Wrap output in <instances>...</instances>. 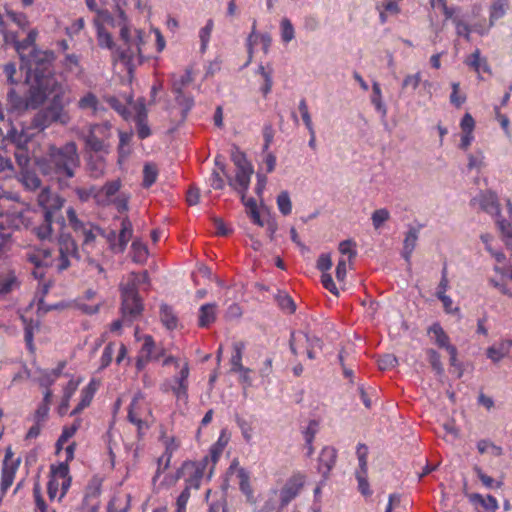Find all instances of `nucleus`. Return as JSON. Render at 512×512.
Masks as SVG:
<instances>
[{"instance_id": "obj_1", "label": "nucleus", "mask_w": 512, "mask_h": 512, "mask_svg": "<svg viewBox=\"0 0 512 512\" xmlns=\"http://www.w3.org/2000/svg\"><path fill=\"white\" fill-rule=\"evenodd\" d=\"M85 3L89 10L97 14L94 20H102L107 22L109 26L120 29V37L126 45V49L118 52V58L121 61L130 64L141 56L142 46L145 43L144 33L141 30H135L134 34L131 33L124 11L118 10L117 14L112 16L107 10L98 9L96 0H85Z\"/></svg>"}, {"instance_id": "obj_2", "label": "nucleus", "mask_w": 512, "mask_h": 512, "mask_svg": "<svg viewBox=\"0 0 512 512\" xmlns=\"http://www.w3.org/2000/svg\"><path fill=\"white\" fill-rule=\"evenodd\" d=\"M80 163L78 147L73 141L61 147L50 146L46 156L37 161L44 175L55 178L59 182L73 178Z\"/></svg>"}, {"instance_id": "obj_3", "label": "nucleus", "mask_w": 512, "mask_h": 512, "mask_svg": "<svg viewBox=\"0 0 512 512\" xmlns=\"http://www.w3.org/2000/svg\"><path fill=\"white\" fill-rule=\"evenodd\" d=\"M87 149L95 153H109L110 139L113 137L112 125L109 122L91 124L86 134H81Z\"/></svg>"}, {"instance_id": "obj_4", "label": "nucleus", "mask_w": 512, "mask_h": 512, "mask_svg": "<svg viewBox=\"0 0 512 512\" xmlns=\"http://www.w3.org/2000/svg\"><path fill=\"white\" fill-rule=\"evenodd\" d=\"M36 216V212L28 205L22 203L0 212V229L29 228Z\"/></svg>"}, {"instance_id": "obj_5", "label": "nucleus", "mask_w": 512, "mask_h": 512, "mask_svg": "<svg viewBox=\"0 0 512 512\" xmlns=\"http://www.w3.org/2000/svg\"><path fill=\"white\" fill-rule=\"evenodd\" d=\"M72 259H79L78 245L69 233H60L57 238V256H52L51 267L61 273L71 266Z\"/></svg>"}, {"instance_id": "obj_6", "label": "nucleus", "mask_w": 512, "mask_h": 512, "mask_svg": "<svg viewBox=\"0 0 512 512\" xmlns=\"http://www.w3.org/2000/svg\"><path fill=\"white\" fill-rule=\"evenodd\" d=\"M66 213L69 226L78 237H82V249L88 251L93 248L97 236L101 233L100 228L89 221L80 219L72 207H69Z\"/></svg>"}, {"instance_id": "obj_7", "label": "nucleus", "mask_w": 512, "mask_h": 512, "mask_svg": "<svg viewBox=\"0 0 512 512\" xmlns=\"http://www.w3.org/2000/svg\"><path fill=\"white\" fill-rule=\"evenodd\" d=\"M21 70L26 71V81L32 82L34 78L36 85H31L29 96L27 97L30 107L36 108L41 105L46 98V80L44 79L43 72L46 70L42 67H34L32 60H29L26 67L21 66Z\"/></svg>"}, {"instance_id": "obj_8", "label": "nucleus", "mask_w": 512, "mask_h": 512, "mask_svg": "<svg viewBox=\"0 0 512 512\" xmlns=\"http://www.w3.org/2000/svg\"><path fill=\"white\" fill-rule=\"evenodd\" d=\"M290 350L294 355H298L301 350H306L307 357L310 360H314L316 358V352L322 350L323 342L322 340L315 336L310 335L309 333L298 331L292 332L290 341Z\"/></svg>"}, {"instance_id": "obj_9", "label": "nucleus", "mask_w": 512, "mask_h": 512, "mask_svg": "<svg viewBox=\"0 0 512 512\" xmlns=\"http://www.w3.org/2000/svg\"><path fill=\"white\" fill-rule=\"evenodd\" d=\"M151 416V409L146 403L142 393L138 392L133 397L129 409H128V420L130 423L135 425L138 430V434L148 429V417Z\"/></svg>"}, {"instance_id": "obj_10", "label": "nucleus", "mask_w": 512, "mask_h": 512, "mask_svg": "<svg viewBox=\"0 0 512 512\" xmlns=\"http://www.w3.org/2000/svg\"><path fill=\"white\" fill-rule=\"evenodd\" d=\"M189 373V364L188 362H184L177 375H175L172 380H167L162 384V391H171L177 400L186 403L188 401Z\"/></svg>"}, {"instance_id": "obj_11", "label": "nucleus", "mask_w": 512, "mask_h": 512, "mask_svg": "<svg viewBox=\"0 0 512 512\" xmlns=\"http://www.w3.org/2000/svg\"><path fill=\"white\" fill-rule=\"evenodd\" d=\"M37 37V31L36 30H30L27 37L23 41H17L15 40L14 36H11V39L13 40L14 48L18 52L21 60L22 65L26 67L29 60H32L34 67H42L45 69L46 66V59L47 55L45 53L35 52L32 53L28 59L25 60L23 52L28 49L29 47H32L35 43Z\"/></svg>"}, {"instance_id": "obj_12", "label": "nucleus", "mask_w": 512, "mask_h": 512, "mask_svg": "<svg viewBox=\"0 0 512 512\" xmlns=\"http://www.w3.org/2000/svg\"><path fill=\"white\" fill-rule=\"evenodd\" d=\"M25 258L36 268L33 271L35 278H42L44 273L41 269L51 267L52 264V252L49 249L28 248L25 252Z\"/></svg>"}, {"instance_id": "obj_13", "label": "nucleus", "mask_w": 512, "mask_h": 512, "mask_svg": "<svg viewBox=\"0 0 512 512\" xmlns=\"http://www.w3.org/2000/svg\"><path fill=\"white\" fill-rule=\"evenodd\" d=\"M37 203L43 209L44 215L53 216L55 212L62 209L65 199L49 188H44L38 194Z\"/></svg>"}, {"instance_id": "obj_14", "label": "nucleus", "mask_w": 512, "mask_h": 512, "mask_svg": "<svg viewBox=\"0 0 512 512\" xmlns=\"http://www.w3.org/2000/svg\"><path fill=\"white\" fill-rule=\"evenodd\" d=\"M133 228L132 223L128 218H124L121 222V230L116 241L115 232H111L108 236L111 249L116 253H123L127 247L128 242L132 238Z\"/></svg>"}, {"instance_id": "obj_15", "label": "nucleus", "mask_w": 512, "mask_h": 512, "mask_svg": "<svg viewBox=\"0 0 512 512\" xmlns=\"http://www.w3.org/2000/svg\"><path fill=\"white\" fill-rule=\"evenodd\" d=\"M473 204H478L479 207L488 214L499 216L500 204L496 193L492 191L481 192L478 196L473 198Z\"/></svg>"}, {"instance_id": "obj_16", "label": "nucleus", "mask_w": 512, "mask_h": 512, "mask_svg": "<svg viewBox=\"0 0 512 512\" xmlns=\"http://www.w3.org/2000/svg\"><path fill=\"white\" fill-rule=\"evenodd\" d=\"M208 461V458L206 457L203 459L202 462L194 463V462H187L184 463L182 466V473H188L190 475L189 479H187V485L191 488L198 489L200 486V481L203 477V472L205 469V465Z\"/></svg>"}, {"instance_id": "obj_17", "label": "nucleus", "mask_w": 512, "mask_h": 512, "mask_svg": "<svg viewBox=\"0 0 512 512\" xmlns=\"http://www.w3.org/2000/svg\"><path fill=\"white\" fill-rule=\"evenodd\" d=\"M487 357L493 362L498 363L504 358L512 360V340H503L488 347Z\"/></svg>"}, {"instance_id": "obj_18", "label": "nucleus", "mask_w": 512, "mask_h": 512, "mask_svg": "<svg viewBox=\"0 0 512 512\" xmlns=\"http://www.w3.org/2000/svg\"><path fill=\"white\" fill-rule=\"evenodd\" d=\"M253 173V166L236 168L235 178H228L229 185L233 187L237 192H247Z\"/></svg>"}, {"instance_id": "obj_19", "label": "nucleus", "mask_w": 512, "mask_h": 512, "mask_svg": "<svg viewBox=\"0 0 512 512\" xmlns=\"http://www.w3.org/2000/svg\"><path fill=\"white\" fill-rule=\"evenodd\" d=\"M337 453L336 450L332 447H324L319 456V465L318 470L323 475V477H327L333 466L336 462Z\"/></svg>"}, {"instance_id": "obj_20", "label": "nucleus", "mask_w": 512, "mask_h": 512, "mask_svg": "<svg viewBox=\"0 0 512 512\" xmlns=\"http://www.w3.org/2000/svg\"><path fill=\"white\" fill-rule=\"evenodd\" d=\"M126 297H122V316L124 320L132 322L137 319L143 310V305L140 297H134L133 302H129L126 305Z\"/></svg>"}, {"instance_id": "obj_21", "label": "nucleus", "mask_w": 512, "mask_h": 512, "mask_svg": "<svg viewBox=\"0 0 512 512\" xmlns=\"http://www.w3.org/2000/svg\"><path fill=\"white\" fill-rule=\"evenodd\" d=\"M303 482L300 478L289 480L280 492L281 505L286 506L300 492Z\"/></svg>"}, {"instance_id": "obj_22", "label": "nucleus", "mask_w": 512, "mask_h": 512, "mask_svg": "<svg viewBox=\"0 0 512 512\" xmlns=\"http://www.w3.org/2000/svg\"><path fill=\"white\" fill-rule=\"evenodd\" d=\"M419 237V230L417 228L411 227L407 231L404 241H403V250L402 257L405 261L410 264L412 253L416 247L417 241Z\"/></svg>"}, {"instance_id": "obj_23", "label": "nucleus", "mask_w": 512, "mask_h": 512, "mask_svg": "<svg viewBox=\"0 0 512 512\" xmlns=\"http://www.w3.org/2000/svg\"><path fill=\"white\" fill-rule=\"evenodd\" d=\"M428 335L431 340L440 348L448 349L449 346H453L450 344L449 336L445 333L443 328L439 323H433L428 328Z\"/></svg>"}, {"instance_id": "obj_24", "label": "nucleus", "mask_w": 512, "mask_h": 512, "mask_svg": "<svg viewBox=\"0 0 512 512\" xmlns=\"http://www.w3.org/2000/svg\"><path fill=\"white\" fill-rule=\"evenodd\" d=\"M508 9V0H491L489 6L490 26H494L499 19L503 18L506 15Z\"/></svg>"}, {"instance_id": "obj_25", "label": "nucleus", "mask_w": 512, "mask_h": 512, "mask_svg": "<svg viewBox=\"0 0 512 512\" xmlns=\"http://www.w3.org/2000/svg\"><path fill=\"white\" fill-rule=\"evenodd\" d=\"M52 225L53 216L44 215L43 222L33 228V233L40 241H52L54 236Z\"/></svg>"}, {"instance_id": "obj_26", "label": "nucleus", "mask_w": 512, "mask_h": 512, "mask_svg": "<svg viewBox=\"0 0 512 512\" xmlns=\"http://www.w3.org/2000/svg\"><path fill=\"white\" fill-rule=\"evenodd\" d=\"M467 498L473 505H480L488 511L495 512L499 508L497 499L492 495L484 497L479 493H470L467 495Z\"/></svg>"}, {"instance_id": "obj_27", "label": "nucleus", "mask_w": 512, "mask_h": 512, "mask_svg": "<svg viewBox=\"0 0 512 512\" xmlns=\"http://www.w3.org/2000/svg\"><path fill=\"white\" fill-rule=\"evenodd\" d=\"M7 102L12 112L22 113L31 108L28 99L18 95L13 88L7 94Z\"/></svg>"}, {"instance_id": "obj_28", "label": "nucleus", "mask_w": 512, "mask_h": 512, "mask_svg": "<svg viewBox=\"0 0 512 512\" xmlns=\"http://www.w3.org/2000/svg\"><path fill=\"white\" fill-rule=\"evenodd\" d=\"M216 304H204L199 309L198 325L200 327H208L216 320Z\"/></svg>"}, {"instance_id": "obj_29", "label": "nucleus", "mask_w": 512, "mask_h": 512, "mask_svg": "<svg viewBox=\"0 0 512 512\" xmlns=\"http://www.w3.org/2000/svg\"><path fill=\"white\" fill-rule=\"evenodd\" d=\"M19 287L16 274L7 271L0 274V296L6 295Z\"/></svg>"}, {"instance_id": "obj_30", "label": "nucleus", "mask_w": 512, "mask_h": 512, "mask_svg": "<svg viewBox=\"0 0 512 512\" xmlns=\"http://www.w3.org/2000/svg\"><path fill=\"white\" fill-rule=\"evenodd\" d=\"M465 63L474 69L475 72H486L490 73L491 69L486 58L481 57L479 49H476L470 56L467 57Z\"/></svg>"}, {"instance_id": "obj_31", "label": "nucleus", "mask_w": 512, "mask_h": 512, "mask_svg": "<svg viewBox=\"0 0 512 512\" xmlns=\"http://www.w3.org/2000/svg\"><path fill=\"white\" fill-rule=\"evenodd\" d=\"M94 24L97 29V40L99 46L112 50L115 46L114 41L110 33L104 27L105 24H109L107 22H103L102 20H94Z\"/></svg>"}, {"instance_id": "obj_32", "label": "nucleus", "mask_w": 512, "mask_h": 512, "mask_svg": "<svg viewBox=\"0 0 512 512\" xmlns=\"http://www.w3.org/2000/svg\"><path fill=\"white\" fill-rule=\"evenodd\" d=\"M370 101L375 110L381 115V117L385 118L388 111L386 105L383 102V95L380 84L376 81L372 84V94Z\"/></svg>"}, {"instance_id": "obj_33", "label": "nucleus", "mask_w": 512, "mask_h": 512, "mask_svg": "<svg viewBox=\"0 0 512 512\" xmlns=\"http://www.w3.org/2000/svg\"><path fill=\"white\" fill-rule=\"evenodd\" d=\"M87 166L90 176L93 178H99L105 174L106 161L102 155L90 156Z\"/></svg>"}, {"instance_id": "obj_34", "label": "nucleus", "mask_w": 512, "mask_h": 512, "mask_svg": "<svg viewBox=\"0 0 512 512\" xmlns=\"http://www.w3.org/2000/svg\"><path fill=\"white\" fill-rule=\"evenodd\" d=\"M18 180L29 191H35L41 186V180L37 174L28 169L20 171Z\"/></svg>"}, {"instance_id": "obj_35", "label": "nucleus", "mask_w": 512, "mask_h": 512, "mask_svg": "<svg viewBox=\"0 0 512 512\" xmlns=\"http://www.w3.org/2000/svg\"><path fill=\"white\" fill-rule=\"evenodd\" d=\"M8 138L15 144L17 149L27 148V144L32 138V134L27 130L21 129L18 131L16 128H11L8 132Z\"/></svg>"}, {"instance_id": "obj_36", "label": "nucleus", "mask_w": 512, "mask_h": 512, "mask_svg": "<svg viewBox=\"0 0 512 512\" xmlns=\"http://www.w3.org/2000/svg\"><path fill=\"white\" fill-rule=\"evenodd\" d=\"M49 119L53 122H59L63 125L67 124L70 121V116L64 108L53 102L48 108H46Z\"/></svg>"}, {"instance_id": "obj_37", "label": "nucleus", "mask_w": 512, "mask_h": 512, "mask_svg": "<svg viewBox=\"0 0 512 512\" xmlns=\"http://www.w3.org/2000/svg\"><path fill=\"white\" fill-rule=\"evenodd\" d=\"M18 468L19 467H17V464H11L9 466L2 467L0 483L2 494H6L8 489L12 486Z\"/></svg>"}, {"instance_id": "obj_38", "label": "nucleus", "mask_w": 512, "mask_h": 512, "mask_svg": "<svg viewBox=\"0 0 512 512\" xmlns=\"http://www.w3.org/2000/svg\"><path fill=\"white\" fill-rule=\"evenodd\" d=\"M238 193L241 195L242 203L246 207L247 213L250 215L252 221L259 226H263L256 200L254 198H247L246 192Z\"/></svg>"}, {"instance_id": "obj_39", "label": "nucleus", "mask_w": 512, "mask_h": 512, "mask_svg": "<svg viewBox=\"0 0 512 512\" xmlns=\"http://www.w3.org/2000/svg\"><path fill=\"white\" fill-rule=\"evenodd\" d=\"M57 477L60 479L61 488L58 500H61L71 485V477L69 476V467L67 463H60L57 466Z\"/></svg>"}, {"instance_id": "obj_40", "label": "nucleus", "mask_w": 512, "mask_h": 512, "mask_svg": "<svg viewBox=\"0 0 512 512\" xmlns=\"http://www.w3.org/2000/svg\"><path fill=\"white\" fill-rule=\"evenodd\" d=\"M193 81L192 72L190 69H186L185 72L181 75L172 74L171 82H172V92L183 91L185 87H187Z\"/></svg>"}, {"instance_id": "obj_41", "label": "nucleus", "mask_w": 512, "mask_h": 512, "mask_svg": "<svg viewBox=\"0 0 512 512\" xmlns=\"http://www.w3.org/2000/svg\"><path fill=\"white\" fill-rule=\"evenodd\" d=\"M257 38L260 40V42L262 44L264 53H268L271 42H272V38H271L270 34H268V33L257 34L256 33V22L254 21L253 26H252V31L247 39L250 53H251V49H252V46L254 43V39H257Z\"/></svg>"}, {"instance_id": "obj_42", "label": "nucleus", "mask_w": 512, "mask_h": 512, "mask_svg": "<svg viewBox=\"0 0 512 512\" xmlns=\"http://www.w3.org/2000/svg\"><path fill=\"white\" fill-rule=\"evenodd\" d=\"M477 450L481 455L491 454L492 456L499 457L503 455L502 447L496 445L489 439H481L477 442Z\"/></svg>"}, {"instance_id": "obj_43", "label": "nucleus", "mask_w": 512, "mask_h": 512, "mask_svg": "<svg viewBox=\"0 0 512 512\" xmlns=\"http://www.w3.org/2000/svg\"><path fill=\"white\" fill-rule=\"evenodd\" d=\"M138 289L139 287L136 285V281L132 280V274L130 273L126 282L121 284V297H126V304L133 302L134 297H139Z\"/></svg>"}, {"instance_id": "obj_44", "label": "nucleus", "mask_w": 512, "mask_h": 512, "mask_svg": "<svg viewBox=\"0 0 512 512\" xmlns=\"http://www.w3.org/2000/svg\"><path fill=\"white\" fill-rule=\"evenodd\" d=\"M240 490L246 495L248 500L253 498V490L250 485V475L244 468H239L236 473Z\"/></svg>"}, {"instance_id": "obj_45", "label": "nucleus", "mask_w": 512, "mask_h": 512, "mask_svg": "<svg viewBox=\"0 0 512 512\" xmlns=\"http://www.w3.org/2000/svg\"><path fill=\"white\" fill-rule=\"evenodd\" d=\"M473 471L481 481V483L488 489L501 488L503 486V480H495L491 476L487 475L479 466L475 465Z\"/></svg>"}, {"instance_id": "obj_46", "label": "nucleus", "mask_w": 512, "mask_h": 512, "mask_svg": "<svg viewBox=\"0 0 512 512\" xmlns=\"http://www.w3.org/2000/svg\"><path fill=\"white\" fill-rule=\"evenodd\" d=\"M160 319L163 325L169 330H173L177 327L178 319L172 309L167 305L161 306Z\"/></svg>"}, {"instance_id": "obj_47", "label": "nucleus", "mask_w": 512, "mask_h": 512, "mask_svg": "<svg viewBox=\"0 0 512 512\" xmlns=\"http://www.w3.org/2000/svg\"><path fill=\"white\" fill-rule=\"evenodd\" d=\"M453 24L455 26L456 34L459 37L465 38L467 41L470 40V35L472 33V27L467 22L464 21L461 14H457L453 19Z\"/></svg>"}, {"instance_id": "obj_48", "label": "nucleus", "mask_w": 512, "mask_h": 512, "mask_svg": "<svg viewBox=\"0 0 512 512\" xmlns=\"http://www.w3.org/2000/svg\"><path fill=\"white\" fill-rule=\"evenodd\" d=\"M213 27H214V22L212 19H209V20H207L205 26L202 27L199 31V38H200V43H201L200 44V52L201 53H205L208 48V44L210 41Z\"/></svg>"}, {"instance_id": "obj_49", "label": "nucleus", "mask_w": 512, "mask_h": 512, "mask_svg": "<svg viewBox=\"0 0 512 512\" xmlns=\"http://www.w3.org/2000/svg\"><path fill=\"white\" fill-rule=\"evenodd\" d=\"M496 217V224L505 241V244L508 247H512V224L507 220L501 219L500 215Z\"/></svg>"}, {"instance_id": "obj_50", "label": "nucleus", "mask_w": 512, "mask_h": 512, "mask_svg": "<svg viewBox=\"0 0 512 512\" xmlns=\"http://www.w3.org/2000/svg\"><path fill=\"white\" fill-rule=\"evenodd\" d=\"M132 259L136 263H144L148 257V249L141 241L135 240L131 245Z\"/></svg>"}, {"instance_id": "obj_51", "label": "nucleus", "mask_w": 512, "mask_h": 512, "mask_svg": "<svg viewBox=\"0 0 512 512\" xmlns=\"http://www.w3.org/2000/svg\"><path fill=\"white\" fill-rule=\"evenodd\" d=\"M47 491L49 498L51 500H54L55 498L59 497V492H61V488L60 479L57 477V467L51 468V476L48 482Z\"/></svg>"}, {"instance_id": "obj_52", "label": "nucleus", "mask_w": 512, "mask_h": 512, "mask_svg": "<svg viewBox=\"0 0 512 512\" xmlns=\"http://www.w3.org/2000/svg\"><path fill=\"white\" fill-rule=\"evenodd\" d=\"M280 35L283 43L287 44L295 38V29L288 18H283L280 22Z\"/></svg>"}, {"instance_id": "obj_53", "label": "nucleus", "mask_w": 512, "mask_h": 512, "mask_svg": "<svg viewBox=\"0 0 512 512\" xmlns=\"http://www.w3.org/2000/svg\"><path fill=\"white\" fill-rule=\"evenodd\" d=\"M158 177V169L155 164L147 163L143 169V186L149 188L152 186Z\"/></svg>"}, {"instance_id": "obj_54", "label": "nucleus", "mask_w": 512, "mask_h": 512, "mask_svg": "<svg viewBox=\"0 0 512 512\" xmlns=\"http://www.w3.org/2000/svg\"><path fill=\"white\" fill-rule=\"evenodd\" d=\"M243 350H244V344L242 342L234 343L233 355L230 360L232 372L242 369V367H243V365H242Z\"/></svg>"}, {"instance_id": "obj_55", "label": "nucleus", "mask_w": 512, "mask_h": 512, "mask_svg": "<svg viewBox=\"0 0 512 512\" xmlns=\"http://www.w3.org/2000/svg\"><path fill=\"white\" fill-rule=\"evenodd\" d=\"M77 385L73 381H69L67 386L64 389V395L61 404L59 405L58 412L60 415H64L67 413L69 407V401L76 391Z\"/></svg>"}, {"instance_id": "obj_56", "label": "nucleus", "mask_w": 512, "mask_h": 512, "mask_svg": "<svg viewBox=\"0 0 512 512\" xmlns=\"http://www.w3.org/2000/svg\"><path fill=\"white\" fill-rule=\"evenodd\" d=\"M99 101L95 94L89 92L80 98L78 107L80 109H91L94 114L97 113Z\"/></svg>"}, {"instance_id": "obj_57", "label": "nucleus", "mask_w": 512, "mask_h": 512, "mask_svg": "<svg viewBox=\"0 0 512 512\" xmlns=\"http://www.w3.org/2000/svg\"><path fill=\"white\" fill-rule=\"evenodd\" d=\"M421 83V73L417 72L414 74H407L404 76L401 83V93H404L407 89L415 91Z\"/></svg>"}, {"instance_id": "obj_58", "label": "nucleus", "mask_w": 512, "mask_h": 512, "mask_svg": "<svg viewBox=\"0 0 512 512\" xmlns=\"http://www.w3.org/2000/svg\"><path fill=\"white\" fill-rule=\"evenodd\" d=\"M175 101L182 107V115L186 117L187 113L192 109L194 100L191 96L185 95L183 91L174 92Z\"/></svg>"}, {"instance_id": "obj_59", "label": "nucleus", "mask_w": 512, "mask_h": 512, "mask_svg": "<svg viewBox=\"0 0 512 512\" xmlns=\"http://www.w3.org/2000/svg\"><path fill=\"white\" fill-rule=\"evenodd\" d=\"M277 207L279 211L285 216L292 212V202L287 191H282L277 196Z\"/></svg>"}, {"instance_id": "obj_60", "label": "nucleus", "mask_w": 512, "mask_h": 512, "mask_svg": "<svg viewBox=\"0 0 512 512\" xmlns=\"http://www.w3.org/2000/svg\"><path fill=\"white\" fill-rule=\"evenodd\" d=\"M143 340H144V343L142 345V348H141L139 354H141L151 360H158L159 355H154L155 343H154L153 338L150 335H145L143 337Z\"/></svg>"}, {"instance_id": "obj_61", "label": "nucleus", "mask_w": 512, "mask_h": 512, "mask_svg": "<svg viewBox=\"0 0 512 512\" xmlns=\"http://www.w3.org/2000/svg\"><path fill=\"white\" fill-rule=\"evenodd\" d=\"M21 319L24 323V338H25L26 345L30 351H33L34 350L33 336H34L35 326L32 321L28 322V320L25 317L21 316Z\"/></svg>"}, {"instance_id": "obj_62", "label": "nucleus", "mask_w": 512, "mask_h": 512, "mask_svg": "<svg viewBox=\"0 0 512 512\" xmlns=\"http://www.w3.org/2000/svg\"><path fill=\"white\" fill-rule=\"evenodd\" d=\"M427 356H428L429 362H430L433 370L438 375H443L444 367H443V364L440 359V354L437 351H435L434 349H428Z\"/></svg>"}, {"instance_id": "obj_63", "label": "nucleus", "mask_w": 512, "mask_h": 512, "mask_svg": "<svg viewBox=\"0 0 512 512\" xmlns=\"http://www.w3.org/2000/svg\"><path fill=\"white\" fill-rule=\"evenodd\" d=\"M51 124L52 121L49 119L46 109L38 112L32 121V126L38 130H44Z\"/></svg>"}, {"instance_id": "obj_64", "label": "nucleus", "mask_w": 512, "mask_h": 512, "mask_svg": "<svg viewBox=\"0 0 512 512\" xmlns=\"http://www.w3.org/2000/svg\"><path fill=\"white\" fill-rule=\"evenodd\" d=\"M390 218V213L387 209L381 208L377 209L372 214V224L375 229H378L381 227V225L386 222Z\"/></svg>"}]
</instances>
